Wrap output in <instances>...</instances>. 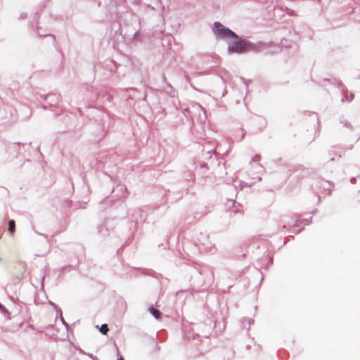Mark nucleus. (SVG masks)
I'll return each mask as SVG.
<instances>
[{
    "mask_svg": "<svg viewBox=\"0 0 360 360\" xmlns=\"http://www.w3.org/2000/svg\"><path fill=\"white\" fill-rule=\"evenodd\" d=\"M227 44L229 51L235 53H243L248 50L251 46V44L249 41L242 39L236 34H233V37L230 38Z\"/></svg>",
    "mask_w": 360,
    "mask_h": 360,
    "instance_id": "obj_1",
    "label": "nucleus"
},
{
    "mask_svg": "<svg viewBox=\"0 0 360 360\" xmlns=\"http://www.w3.org/2000/svg\"><path fill=\"white\" fill-rule=\"evenodd\" d=\"M213 30L215 36L217 38L224 39L226 41V42L230 39L231 37H233V34H235L231 30L219 22H215L214 24Z\"/></svg>",
    "mask_w": 360,
    "mask_h": 360,
    "instance_id": "obj_2",
    "label": "nucleus"
},
{
    "mask_svg": "<svg viewBox=\"0 0 360 360\" xmlns=\"http://www.w3.org/2000/svg\"><path fill=\"white\" fill-rule=\"evenodd\" d=\"M15 229V222L14 220H10L8 222V231L11 234H13Z\"/></svg>",
    "mask_w": 360,
    "mask_h": 360,
    "instance_id": "obj_3",
    "label": "nucleus"
},
{
    "mask_svg": "<svg viewBox=\"0 0 360 360\" xmlns=\"http://www.w3.org/2000/svg\"><path fill=\"white\" fill-rule=\"evenodd\" d=\"M149 311L154 316V317L155 319H160V312L158 309L151 307L149 308Z\"/></svg>",
    "mask_w": 360,
    "mask_h": 360,
    "instance_id": "obj_4",
    "label": "nucleus"
},
{
    "mask_svg": "<svg viewBox=\"0 0 360 360\" xmlns=\"http://www.w3.org/2000/svg\"><path fill=\"white\" fill-rule=\"evenodd\" d=\"M109 329H108V325L107 324H103L101 325V328H100V332L103 334V335H105L108 333Z\"/></svg>",
    "mask_w": 360,
    "mask_h": 360,
    "instance_id": "obj_5",
    "label": "nucleus"
},
{
    "mask_svg": "<svg viewBox=\"0 0 360 360\" xmlns=\"http://www.w3.org/2000/svg\"><path fill=\"white\" fill-rule=\"evenodd\" d=\"M118 360H124L122 358L119 359Z\"/></svg>",
    "mask_w": 360,
    "mask_h": 360,
    "instance_id": "obj_6",
    "label": "nucleus"
}]
</instances>
